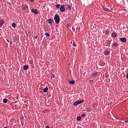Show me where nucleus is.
I'll list each match as a JSON object with an SVG mask.
<instances>
[{
	"label": "nucleus",
	"mask_w": 128,
	"mask_h": 128,
	"mask_svg": "<svg viewBox=\"0 0 128 128\" xmlns=\"http://www.w3.org/2000/svg\"><path fill=\"white\" fill-rule=\"evenodd\" d=\"M60 4H56V8H60Z\"/></svg>",
	"instance_id": "nucleus-23"
},
{
	"label": "nucleus",
	"mask_w": 128,
	"mask_h": 128,
	"mask_svg": "<svg viewBox=\"0 0 128 128\" xmlns=\"http://www.w3.org/2000/svg\"><path fill=\"white\" fill-rule=\"evenodd\" d=\"M119 44L116 42H114V43L112 44V46H114L115 48H116V46H118Z\"/></svg>",
	"instance_id": "nucleus-8"
},
{
	"label": "nucleus",
	"mask_w": 128,
	"mask_h": 128,
	"mask_svg": "<svg viewBox=\"0 0 128 128\" xmlns=\"http://www.w3.org/2000/svg\"><path fill=\"white\" fill-rule=\"evenodd\" d=\"M69 83L70 84H74V80H70Z\"/></svg>",
	"instance_id": "nucleus-18"
},
{
	"label": "nucleus",
	"mask_w": 128,
	"mask_h": 128,
	"mask_svg": "<svg viewBox=\"0 0 128 128\" xmlns=\"http://www.w3.org/2000/svg\"><path fill=\"white\" fill-rule=\"evenodd\" d=\"M76 120H82V117L78 116V117H77Z\"/></svg>",
	"instance_id": "nucleus-21"
},
{
	"label": "nucleus",
	"mask_w": 128,
	"mask_h": 128,
	"mask_svg": "<svg viewBox=\"0 0 128 128\" xmlns=\"http://www.w3.org/2000/svg\"><path fill=\"white\" fill-rule=\"evenodd\" d=\"M52 19H48L47 20L48 22V24H52Z\"/></svg>",
	"instance_id": "nucleus-17"
},
{
	"label": "nucleus",
	"mask_w": 128,
	"mask_h": 128,
	"mask_svg": "<svg viewBox=\"0 0 128 128\" xmlns=\"http://www.w3.org/2000/svg\"><path fill=\"white\" fill-rule=\"evenodd\" d=\"M107 44H109V46H110V44H112V42H110V41L108 40V41L107 42Z\"/></svg>",
	"instance_id": "nucleus-26"
},
{
	"label": "nucleus",
	"mask_w": 128,
	"mask_h": 128,
	"mask_svg": "<svg viewBox=\"0 0 128 128\" xmlns=\"http://www.w3.org/2000/svg\"><path fill=\"white\" fill-rule=\"evenodd\" d=\"M4 24V20L3 19L0 20V28H2Z\"/></svg>",
	"instance_id": "nucleus-6"
},
{
	"label": "nucleus",
	"mask_w": 128,
	"mask_h": 128,
	"mask_svg": "<svg viewBox=\"0 0 128 128\" xmlns=\"http://www.w3.org/2000/svg\"><path fill=\"white\" fill-rule=\"evenodd\" d=\"M32 12V14H38V10L37 9H32L31 10Z\"/></svg>",
	"instance_id": "nucleus-4"
},
{
	"label": "nucleus",
	"mask_w": 128,
	"mask_h": 128,
	"mask_svg": "<svg viewBox=\"0 0 128 128\" xmlns=\"http://www.w3.org/2000/svg\"><path fill=\"white\" fill-rule=\"evenodd\" d=\"M54 20H55V22L56 24H60V16L58 14L55 15L54 16Z\"/></svg>",
	"instance_id": "nucleus-1"
},
{
	"label": "nucleus",
	"mask_w": 128,
	"mask_h": 128,
	"mask_svg": "<svg viewBox=\"0 0 128 128\" xmlns=\"http://www.w3.org/2000/svg\"><path fill=\"white\" fill-rule=\"evenodd\" d=\"M54 78V74H52V77H51V78Z\"/></svg>",
	"instance_id": "nucleus-29"
},
{
	"label": "nucleus",
	"mask_w": 128,
	"mask_h": 128,
	"mask_svg": "<svg viewBox=\"0 0 128 128\" xmlns=\"http://www.w3.org/2000/svg\"><path fill=\"white\" fill-rule=\"evenodd\" d=\"M126 78H128V73L126 74Z\"/></svg>",
	"instance_id": "nucleus-31"
},
{
	"label": "nucleus",
	"mask_w": 128,
	"mask_h": 128,
	"mask_svg": "<svg viewBox=\"0 0 128 128\" xmlns=\"http://www.w3.org/2000/svg\"><path fill=\"white\" fill-rule=\"evenodd\" d=\"M84 102V100H80L79 101H76L74 103V106H78V104H82Z\"/></svg>",
	"instance_id": "nucleus-2"
},
{
	"label": "nucleus",
	"mask_w": 128,
	"mask_h": 128,
	"mask_svg": "<svg viewBox=\"0 0 128 128\" xmlns=\"http://www.w3.org/2000/svg\"><path fill=\"white\" fill-rule=\"evenodd\" d=\"M4 128H8L6 126V127H4Z\"/></svg>",
	"instance_id": "nucleus-34"
},
{
	"label": "nucleus",
	"mask_w": 128,
	"mask_h": 128,
	"mask_svg": "<svg viewBox=\"0 0 128 128\" xmlns=\"http://www.w3.org/2000/svg\"><path fill=\"white\" fill-rule=\"evenodd\" d=\"M65 10H66V8L64 7V6H61L60 8V12H64Z\"/></svg>",
	"instance_id": "nucleus-5"
},
{
	"label": "nucleus",
	"mask_w": 128,
	"mask_h": 128,
	"mask_svg": "<svg viewBox=\"0 0 128 128\" xmlns=\"http://www.w3.org/2000/svg\"><path fill=\"white\" fill-rule=\"evenodd\" d=\"M104 34H106V36H108L109 34H110V31L108 30H106L104 31Z\"/></svg>",
	"instance_id": "nucleus-12"
},
{
	"label": "nucleus",
	"mask_w": 128,
	"mask_h": 128,
	"mask_svg": "<svg viewBox=\"0 0 128 128\" xmlns=\"http://www.w3.org/2000/svg\"><path fill=\"white\" fill-rule=\"evenodd\" d=\"M48 87H46L45 88H44L43 90L44 92H48Z\"/></svg>",
	"instance_id": "nucleus-15"
},
{
	"label": "nucleus",
	"mask_w": 128,
	"mask_h": 128,
	"mask_svg": "<svg viewBox=\"0 0 128 128\" xmlns=\"http://www.w3.org/2000/svg\"><path fill=\"white\" fill-rule=\"evenodd\" d=\"M111 36H112V38H116V36H118V33L116 32H112L111 34Z\"/></svg>",
	"instance_id": "nucleus-7"
},
{
	"label": "nucleus",
	"mask_w": 128,
	"mask_h": 128,
	"mask_svg": "<svg viewBox=\"0 0 128 128\" xmlns=\"http://www.w3.org/2000/svg\"><path fill=\"white\" fill-rule=\"evenodd\" d=\"M93 76H98V72H95L93 74Z\"/></svg>",
	"instance_id": "nucleus-22"
},
{
	"label": "nucleus",
	"mask_w": 128,
	"mask_h": 128,
	"mask_svg": "<svg viewBox=\"0 0 128 128\" xmlns=\"http://www.w3.org/2000/svg\"><path fill=\"white\" fill-rule=\"evenodd\" d=\"M120 40L122 42H126V39L124 38H120Z\"/></svg>",
	"instance_id": "nucleus-9"
},
{
	"label": "nucleus",
	"mask_w": 128,
	"mask_h": 128,
	"mask_svg": "<svg viewBox=\"0 0 128 128\" xmlns=\"http://www.w3.org/2000/svg\"><path fill=\"white\" fill-rule=\"evenodd\" d=\"M110 52L108 50H106L104 52V54H105V56H108V54H110Z\"/></svg>",
	"instance_id": "nucleus-11"
},
{
	"label": "nucleus",
	"mask_w": 128,
	"mask_h": 128,
	"mask_svg": "<svg viewBox=\"0 0 128 128\" xmlns=\"http://www.w3.org/2000/svg\"><path fill=\"white\" fill-rule=\"evenodd\" d=\"M67 8L68 10H72V6H70V5H68L67 6Z\"/></svg>",
	"instance_id": "nucleus-19"
},
{
	"label": "nucleus",
	"mask_w": 128,
	"mask_h": 128,
	"mask_svg": "<svg viewBox=\"0 0 128 128\" xmlns=\"http://www.w3.org/2000/svg\"><path fill=\"white\" fill-rule=\"evenodd\" d=\"M46 128H50V126H47L46 127Z\"/></svg>",
	"instance_id": "nucleus-32"
},
{
	"label": "nucleus",
	"mask_w": 128,
	"mask_h": 128,
	"mask_svg": "<svg viewBox=\"0 0 128 128\" xmlns=\"http://www.w3.org/2000/svg\"><path fill=\"white\" fill-rule=\"evenodd\" d=\"M82 116L83 118L86 116V114H82Z\"/></svg>",
	"instance_id": "nucleus-28"
},
{
	"label": "nucleus",
	"mask_w": 128,
	"mask_h": 128,
	"mask_svg": "<svg viewBox=\"0 0 128 128\" xmlns=\"http://www.w3.org/2000/svg\"><path fill=\"white\" fill-rule=\"evenodd\" d=\"M28 68V65H26L24 66V70H26Z\"/></svg>",
	"instance_id": "nucleus-13"
},
{
	"label": "nucleus",
	"mask_w": 128,
	"mask_h": 128,
	"mask_svg": "<svg viewBox=\"0 0 128 128\" xmlns=\"http://www.w3.org/2000/svg\"><path fill=\"white\" fill-rule=\"evenodd\" d=\"M102 8H103L105 12H110V10H108V8L104 6H103Z\"/></svg>",
	"instance_id": "nucleus-10"
},
{
	"label": "nucleus",
	"mask_w": 128,
	"mask_h": 128,
	"mask_svg": "<svg viewBox=\"0 0 128 128\" xmlns=\"http://www.w3.org/2000/svg\"><path fill=\"white\" fill-rule=\"evenodd\" d=\"M90 84H92V82H94V80H90Z\"/></svg>",
	"instance_id": "nucleus-30"
},
{
	"label": "nucleus",
	"mask_w": 128,
	"mask_h": 128,
	"mask_svg": "<svg viewBox=\"0 0 128 128\" xmlns=\"http://www.w3.org/2000/svg\"><path fill=\"white\" fill-rule=\"evenodd\" d=\"M72 46H76V43L74 42L72 44Z\"/></svg>",
	"instance_id": "nucleus-27"
},
{
	"label": "nucleus",
	"mask_w": 128,
	"mask_h": 128,
	"mask_svg": "<svg viewBox=\"0 0 128 128\" xmlns=\"http://www.w3.org/2000/svg\"><path fill=\"white\" fill-rule=\"evenodd\" d=\"M36 38H38L36 36Z\"/></svg>",
	"instance_id": "nucleus-35"
},
{
	"label": "nucleus",
	"mask_w": 128,
	"mask_h": 128,
	"mask_svg": "<svg viewBox=\"0 0 128 128\" xmlns=\"http://www.w3.org/2000/svg\"><path fill=\"white\" fill-rule=\"evenodd\" d=\"M3 102H4V104H6V102H8V99L4 98V99L3 100Z\"/></svg>",
	"instance_id": "nucleus-20"
},
{
	"label": "nucleus",
	"mask_w": 128,
	"mask_h": 128,
	"mask_svg": "<svg viewBox=\"0 0 128 128\" xmlns=\"http://www.w3.org/2000/svg\"><path fill=\"white\" fill-rule=\"evenodd\" d=\"M22 8L23 10H28V6L26 4H23L22 6Z\"/></svg>",
	"instance_id": "nucleus-3"
},
{
	"label": "nucleus",
	"mask_w": 128,
	"mask_h": 128,
	"mask_svg": "<svg viewBox=\"0 0 128 128\" xmlns=\"http://www.w3.org/2000/svg\"><path fill=\"white\" fill-rule=\"evenodd\" d=\"M16 23L14 22L12 24V26L13 28H16Z\"/></svg>",
	"instance_id": "nucleus-24"
},
{
	"label": "nucleus",
	"mask_w": 128,
	"mask_h": 128,
	"mask_svg": "<svg viewBox=\"0 0 128 128\" xmlns=\"http://www.w3.org/2000/svg\"><path fill=\"white\" fill-rule=\"evenodd\" d=\"M126 122H127V121H126Z\"/></svg>",
	"instance_id": "nucleus-36"
},
{
	"label": "nucleus",
	"mask_w": 128,
	"mask_h": 128,
	"mask_svg": "<svg viewBox=\"0 0 128 128\" xmlns=\"http://www.w3.org/2000/svg\"><path fill=\"white\" fill-rule=\"evenodd\" d=\"M45 36H50V34L46 32L45 33Z\"/></svg>",
	"instance_id": "nucleus-25"
},
{
	"label": "nucleus",
	"mask_w": 128,
	"mask_h": 128,
	"mask_svg": "<svg viewBox=\"0 0 128 128\" xmlns=\"http://www.w3.org/2000/svg\"><path fill=\"white\" fill-rule=\"evenodd\" d=\"M92 109L91 108L88 107L86 108V112H92Z\"/></svg>",
	"instance_id": "nucleus-14"
},
{
	"label": "nucleus",
	"mask_w": 128,
	"mask_h": 128,
	"mask_svg": "<svg viewBox=\"0 0 128 128\" xmlns=\"http://www.w3.org/2000/svg\"><path fill=\"white\" fill-rule=\"evenodd\" d=\"M30 2H34V0H30Z\"/></svg>",
	"instance_id": "nucleus-33"
},
{
	"label": "nucleus",
	"mask_w": 128,
	"mask_h": 128,
	"mask_svg": "<svg viewBox=\"0 0 128 128\" xmlns=\"http://www.w3.org/2000/svg\"><path fill=\"white\" fill-rule=\"evenodd\" d=\"M92 108H96V106H98V104L96 103H94L93 104H92Z\"/></svg>",
	"instance_id": "nucleus-16"
}]
</instances>
